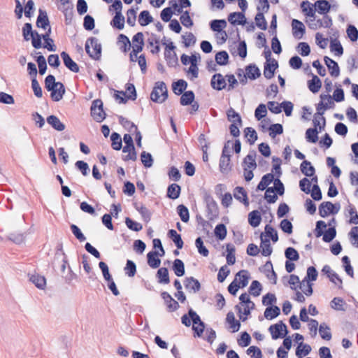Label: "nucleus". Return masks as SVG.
Instances as JSON below:
<instances>
[{
	"label": "nucleus",
	"mask_w": 358,
	"mask_h": 358,
	"mask_svg": "<svg viewBox=\"0 0 358 358\" xmlns=\"http://www.w3.org/2000/svg\"><path fill=\"white\" fill-rule=\"evenodd\" d=\"M274 180V176L272 173H267L263 176L261 181L257 187V190H264L268 185H270Z\"/></svg>",
	"instance_id": "nucleus-33"
},
{
	"label": "nucleus",
	"mask_w": 358,
	"mask_h": 358,
	"mask_svg": "<svg viewBox=\"0 0 358 358\" xmlns=\"http://www.w3.org/2000/svg\"><path fill=\"white\" fill-rule=\"evenodd\" d=\"M262 289L261 283L257 280H253L250 286L249 293L254 296H258L260 295Z\"/></svg>",
	"instance_id": "nucleus-52"
},
{
	"label": "nucleus",
	"mask_w": 358,
	"mask_h": 358,
	"mask_svg": "<svg viewBox=\"0 0 358 358\" xmlns=\"http://www.w3.org/2000/svg\"><path fill=\"white\" fill-rule=\"evenodd\" d=\"M161 296L166 304L169 312H173L180 307L178 301L173 299L167 292H162Z\"/></svg>",
	"instance_id": "nucleus-12"
},
{
	"label": "nucleus",
	"mask_w": 358,
	"mask_h": 358,
	"mask_svg": "<svg viewBox=\"0 0 358 358\" xmlns=\"http://www.w3.org/2000/svg\"><path fill=\"white\" fill-rule=\"evenodd\" d=\"M228 21L234 25H244L246 23V18L243 12H234L229 15Z\"/></svg>",
	"instance_id": "nucleus-14"
},
{
	"label": "nucleus",
	"mask_w": 358,
	"mask_h": 358,
	"mask_svg": "<svg viewBox=\"0 0 358 358\" xmlns=\"http://www.w3.org/2000/svg\"><path fill=\"white\" fill-rule=\"evenodd\" d=\"M159 255L157 251L149 252L147 255L148 264L152 268H157L160 266L161 260L157 257Z\"/></svg>",
	"instance_id": "nucleus-23"
},
{
	"label": "nucleus",
	"mask_w": 358,
	"mask_h": 358,
	"mask_svg": "<svg viewBox=\"0 0 358 358\" xmlns=\"http://www.w3.org/2000/svg\"><path fill=\"white\" fill-rule=\"evenodd\" d=\"M47 122L55 130L62 131L66 128L65 124L55 115H51L47 117Z\"/></svg>",
	"instance_id": "nucleus-22"
},
{
	"label": "nucleus",
	"mask_w": 358,
	"mask_h": 358,
	"mask_svg": "<svg viewBox=\"0 0 358 358\" xmlns=\"http://www.w3.org/2000/svg\"><path fill=\"white\" fill-rule=\"evenodd\" d=\"M124 272L129 277H134L136 273V264L133 261L128 259L124 267Z\"/></svg>",
	"instance_id": "nucleus-61"
},
{
	"label": "nucleus",
	"mask_w": 358,
	"mask_h": 358,
	"mask_svg": "<svg viewBox=\"0 0 358 358\" xmlns=\"http://www.w3.org/2000/svg\"><path fill=\"white\" fill-rule=\"evenodd\" d=\"M29 280L35 286L40 289H44L46 287V279L43 275H41L38 273L29 274Z\"/></svg>",
	"instance_id": "nucleus-15"
},
{
	"label": "nucleus",
	"mask_w": 358,
	"mask_h": 358,
	"mask_svg": "<svg viewBox=\"0 0 358 358\" xmlns=\"http://www.w3.org/2000/svg\"><path fill=\"white\" fill-rule=\"evenodd\" d=\"M292 35L296 39H301L306 33V27L302 22L296 19L292 21Z\"/></svg>",
	"instance_id": "nucleus-8"
},
{
	"label": "nucleus",
	"mask_w": 358,
	"mask_h": 358,
	"mask_svg": "<svg viewBox=\"0 0 358 358\" xmlns=\"http://www.w3.org/2000/svg\"><path fill=\"white\" fill-rule=\"evenodd\" d=\"M59 83V82H56L53 75H48L45 78V87L48 92H50L54 88L57 87Z\"/></svg>",
	"instance_id": "nucleus-55"
},
{
	"label": "nucleus",
	"mask_w": 358,
	"mask_h": 358,
	"mask_svg": "<svg viewBox=\"0 0 358 358\" xmlns=\"http://www.w3.org/2000/svg\"><path fill=\"white\" fill-rule=\"evenodd\" d=\"M339 203H332L330 201H324L319 206V214L322 217H326L329 214H337L340 210Z\"/></svg>",
	"instance_id": "nucleus-6"
},
{
	"label": "nucleus",
	"mask_w": 358,
	"mask_h": 358,
	"mask_svg": "<svg viewBox=\"0 0 358 358\" xmlns=\"http://www.w3.org/2000/svg\"><path fill=\"white\" fill-rule=\"evenodd\" d=\"M278 67V62L273 59L271 63L265 62L264 66V76L266 79H271L274 76L275 71Z\"/></svg>",
	"instance_id": "nucleus-13"
},
{
	"label": "nucleus",
	"mask_w": 358,
	"mask_h": 358,
	"mask_svg": "<svg viewBox=\"0 0 358 358\" xmlns=\"http://www.w3.org/2000/svg\"><path fill=\"white\" fill-rule=\"evenodd\" d=\"M187 87V82L182 79L173 82L172 84L173 91L176 95H180L185 92Z\"/></svg>",
	"instance_id": "nucleus-30"
},
{
	"label": "nucleus",
	"mask_w": 358,
	"mask_h": 358,
	"mask_svg": "<svg viewBox=\"0 0 358 358\" xmlns=\"http://www.w3.org/2000/svg\"><path fill=\"white\" fill-rule=\"evenodd\" d=\"M302 11L310 17H315V10L313 8V5L308 1H303L301 3Z\"/></svg>",
	"instance_id": "nucleus-39"
},
{
	"label": "nucleus",
	"mask_w": 358,
	"mask_h": 358,
	"mask_svg": "<svg viewBox=\"0 0 358 358\" xmlns=\"http://www.w3.org/2000/svg\"><path fill=\"white\" fill-rule=\"evenodd\" d=\"M324 61L329 70L331 76L338 77L340 74V69L338 63L327 56L324 57Z\"/></svg>",
	"instance_id": "nucleus-17"
},
{
	"label": "nucleus",
	"mask_w": 358,
	"mask_h": 358,
	"mask_svg": "<svg viewBox=\"0 0 358 358\" xmlns=\"http://www.w3.org/2000/svg\"><path fill=\"white\" fill-rule=\"evenodd\" d=\"M136 209L141 214L143 220L145 222H150L151 220L152 213L148 208H147L145 206L141 205V206L136 207Z\"/></svg>",
	"instance_id": "nucleus-59"
},
{
	"label": "nucleus",
	"mask_w": 358,
	"mask_h": 358,
	"mask_svg": "<svg viewBox=\"0 0 358 358\" xmlns=\"http://www.w3.org/2000/svg\"><path fill=\"white\" fill-rule=\"evenodd\" d=\"M141 160L145 168H150L153 164V158L152 155L145 151H143L141 152Z\"/></svg>",
	"instance_id": "nucleus-53"
},
{
	"label": "nucleus",
	"mask_w": 358,
	"mask_h": 358,
	"mask_svg": "<svg viewBox=\"0 0 358 358\" xmlns=\"http://www.w3.org/2000/svg\"><path fill=\"white\" fill-rule=\"evenodd\" d=\"M51 33V27H49L46 33L43 35H41V37L45 42L44 45L45 48H47L49 51H55V45L53 44V41L50 38V34Z\"/></svg>",
	"instance_id": "nucleus-49"
},
{
	"label": "nucleus",
	"mask_w": 358,
	"mask_h": 358,
	"mask_svg": "<svg viewBox=\"0 0 358 358\" xmlns=\"http://www.w3.org/2000/svg\"><path fill=\"white\" fill-rule=\"evenodd\" d=\"M236 279L238 278L240 282L239 284L241 288L246 287L248 284L250 275L248 271L246 270H241L238 271L236 275Z\"/></svg>",
	"instance_id": "nucleus-42"
},
{
	"label": "nucleus",
	"mask_w": 358,
	"mask_h": 358,
	"mask_svg": "<svg viewBox=\"0 0 358 358\" xmlns=\"http://www.w3.org/2000/svg\"><path fill=\"white\" fill-rule=\"evenodd\" d=\"M220 171L223 174H227L231 169L230 165V157L221 156L220 159Z\"/></svg>",
	"instance_id": "nucleus-37"
},
{
	"label": "nucleus",
	"mask_w": 358,
	"mask_h": 358,
	"mask_svg": "<svg viewBox=\"0 0 358 358\" xmlns=\"http://www.w3.org/2000/svg\"><path fill=\"white\" fill-rule=\"evenodd\" d=\"M255 21L257 27L260 29L266 30L267 29V22L262 12L256 14Z\"/></svg>",
	"instance_id": "nucleus-51"
},
{
	"label": "nucleus",
	"mask_w": 358,
	"mask_h": 358,
	"mask_svg": "<svg viewBox=\"0 0 358 358\" xmlns=\"http://www.w3.org/2000/svg\"><path fill=\"white\" fill-rule=\"evenodd\" d=\"M164 58L167 62V64L170 67H174L178 64V60L176 52L165 50Z\"/></svg>",
	"instance_id": "nucleus-40"
},
{
	"label": "nucleus",
	"mask_w": 358,
	"mask_h": 358,
	"mask_svg": "<svg viewBox=\"0 0 358 358\" xmlns=\"http://www.w3.org/2000/svg\"><path fill=\"white\" fill-rule=\"evenodd\" d=\"M168 236L173 241L178 249H182L184 243L180 234H178L174 229H170L168 231Z\"/></svg>",
	"instance_id": "nucleus-28"
},
{
	"label": "nucleus",
	"mask_w": 358,
	"mask_h": 358,
	"mask_svg": "<svg viewBox=\"0 0 358 358\" xmlns=\"http://www.w3.org/2000/svg\"><path fill=\"white\" fill-rule=\"evenodd\" d=\"M111 146L115 150H120L122 147V138L117 132H113L110 136Z\"/></svg>",
	"instance_id": "nucleus-45"
},
{
	"label": "nucleus",
	"mask_w": 358,
	"mask_h": 358,
	"mask_svg": "<svg viewBox=\"0 0 358 358\" xmlns=\"http://www.w3.org/2000/svg\"><path fill=\"white\" fill-rule=\"evenodd\" d=\"M234 196L236 199L244 203L245 206L249 205L247 192L242 187H236L234 190Z\"/></svg>",
	"instance_id": "nucleus-19"
},
{
	"label": "nucleus",
	"mask_w": 358,
	"mask_h": 358,
	"mask_svg": "<svg viewBox=\"0 0 358 358\" xmlns=\"http://www.w3.org/2000/svg\"><path fill=\"white\" fill-rule=\"evenodd\" d=\"M125 224L130 230L134 231H139L143 229V226L141 223L137 222L129 217L125 218Z\"/></svg>",
	"instance_id": "nucleus-64"
},
{
	"label": "nucleus",
	"mask_w": 358,
	"mask_h": 358,
	"mask_svg": "<svg viewBox=\"0 0 358 358\" xmlns=\"http://www.w3.org/2000/svg\"><path fill=\"white\" fill-rule=\"evenodd\" d=\"M264 199L269 203H273L278 199L277 194H275L274 187H268L264 194Z\"/></svg>",
	"instance_id": "nucleus-63"
},
{
	"label": "nucleus",
	"mask_w": 358,
	"mask_h": 358,
	"mask_svg": "<svg viewBox=\"0 0 358 358\" xmlns=\"http://www.w3.org/2000/svg\"><path fill=\"white\" fill-rule=\"evenodd\" d=\"M177 212L183 222H187L189 220V213L188 208L180 204L177 207Z\"/></svg>",
	"instance_id": "nucleus-50"
},
{
	"label": "nucleus",
	"mask_w": 358,
	"mask_h": 358,
	"mask_svg": "<svg viewBox=\"0 0 358 358\" xmlns=\"http://www.w3.org/2000/svg\"><path fill=\"white\" fill-rule=\"evenodd\" d=\"M227 119L229 121L233 122H238L241 125V117L240 115L235 111L233 108H230L227 111Z\"/></svg>",
	"instance_id": "nucleus-57"
},
{
	"label": "nucleus",
	"mask_w": 358,
	"mask_h": 358,
	"mask_svg": "<svg viewBox=\"0 0 358 358\" xmlns=\"http://www.w3.org/2000/svg\"><path fill=\"white\" fill-rule=\"evenodd\" d=\"M90 110L91 115L96 122H101L106 118V113L103 109V102L101 99L94 100Z\"/></svg>",
	"instance_id": "nucleus-4"
},
{
	"label": "nucleus",
	"mask_w": 358,
	"mask_h": 358,
	"mask_svg": "<svg viewBox=\"0 0 358 358\" xmlns=\"http://www.w3.org/2000/svg\"><path fill=\"white\" fill-rule=\"evenodd\" d=\"M345 301L341 297H335L331 301V307L336 310H345Z\"/></svg>",
	"instance_id": "nucleus-62"
},
{
	"label": "nucleus",
	"mask_w": 358,
	"mask_h": 358,
	"mask_svg": "<svg viewBox=\"0 0 358 358\" xmlns=\"http://www.w3.org/2000/svg\"><path fill=\"white\" fill-rule=\"evenodd\" d=\"M315 6L317 8L316 10L322 15L327 14L331 8V5L327 0H317L315 3Z\"/></svg>",
	"instance_id": "nucleus-21"
},
{
	"label": "nucleus",
	"mask_w": 358,
	"mask_h": 358,
	"mask_svg": "<svg viewBox=\"0 0 358 358\" xmlns=\"http://www.w3.org/2000/svg\"><path fill=\"white\" fill-rule=\"evenodd\" d=\"M204 199L206 203L207 217L209 220H212L218 215L217 204L209 194H206Z\"/></svg>",
	"instance_id": "nucleus-7"
},
{
	"label": "nucleus",
	"mask_w": 358,
	"mask_h": 358,
	"mask_svg": "<svg viewBox=\"0 0 358 358\" xmlns=\"http://www.w3.org/2000/svg\"><path fill=\"white\" fill-rule=\"evenodd\" d=\"M124 22L125 19L122 13L117 12L110 22V24L112 27L121 30L124 28Z\"/></svg>",
	"instance_id": "nucleus-26"
},
{
	"label": "nucleus",
	"mask_w": 358,
	"mask_h": 358,
	"mask_svg": "<svg viewBox=\"0 0 358 358\" xmlns=\"http://www.w3.org/2000/svg\"><path fill=\"white\" fill-rule=\"evenodd\" d=\"M172 268L178 277H181L185 273V264L181 259H176L173 261Z\"/></svg>",
	"instance_id": "nucleus-32"
},
{
	"label": "nucleus",
	"mask_w": 358,
	"mask_h": 358,
	"mask_svg": "<svg viewBox=\"0 0 358 358\" xmlns=\"http://www.w3.org/2000/svg\"><path fill=\"white\" fill-rule=\"evenodd\" d=\"M85 51L94 60H99L101 56V45L95 37L87 38L85 43Z\"/></svg>",
	"instance_id": "nucleus-3"
},
{
	"label": "nucleus",
	"mask_w": 358,
	"mask_h": 358,
	"mask_svg": "<svg viewBox=\"0 0 358 358\" xmlns=\"http://www.w3.org/2000/svg\"><path fill=\"white\" fill-rule=\"evenodd\" d=\"M184 285L185 289L189 292L196 293L201 289V284L199 281L194 277H187L184 280Z\"/></svg>",
	"instance_id": "nucleus-10"
},
{
	"label": "nucleus",
	"mask_w": 358,
	"mask_h": 358,
	"mask_svg": "<svg viewBox=\"0 0 358 358\" xmlns=\"http://www.w3.org/2000/svg\"><path fill=\"white\" fill-rule=\"evenodd\" d=\"M215 236L219 239L222 241L227 236V228L224 224H217L214 230Z\"/></svg>",
	"instance_id": "nucleus-60"
},
{
	"label": "nucleus",
	"mask_w": 358,
	"mask_h": 358,
	"mask_svg": "<svg viewBox=\"0 0 358 358\" xmlns=\"http://www.w3.org/2000/svg\"><path fill=\"white\" fill-rule=\"evenodd\" d=\"M318 131L316 128H309L306 131V138L308 142L316 143L318 140Z\"/></svg>",
	"instance_id": "nucleus-56"
},
{
	"label": "nucleus",
	"mask_w": 358,
	"mask_h": 358,
	"mask_svg": "<svg viewBox=\"0 0 358 358\" xmlns=\"http://www.w3.org/2000/svg\"><path fill=\"white\" fill-rule=\"evenodd\" d=\"M57 87L50 91V97L54 101H59L66 92L65 87L62 83H59Z\"/></svg>",
	"instance_id": "nucleus-18"
},
{
	"label": "nucleus",
	"mask_w": 358,
	"mask_h": 358,
	"mask_svg": "<svg viewBox=\"0 0 358 358\" xmlns=\"http://www.w3.org/2000/svg\"><path fill=\"white\" fill-rule=\"evenodd\" d=\"M261 221V215L258 210H252L248 214V222L252 227H258L260 224Z\"/></svg>",
	"instance_id": "nucleus-29"
},
{
	"label": "nucleus",
	"mask_w": 358,
	"mask_h": 358,
	"mask_svg": "<svg viewBox=\"0 0 358 358\" xmlns=\"http://www.w3.org/2000/svg\"><path fill=\"white\" fill-rule=\"evenodd\" d=\"M280 314V309L277 306H268L264 311V317L267 320H272Z\"/></svg>",
	"instance_id": "nucleus-36"
},
{
	"label": "nucleus",
	"mask_w": 358,
	"mask_h": 358,
	"mask_svg": "<svg viewBox=\"0 0 358 358\" xmlns=\"http://www.w3.org/2000/svg\"><path fill=\"white\" fill-rule=\"evenodd\" d=\"M311 351V348L308 344H303V343H299V346L296 349V355L299 358H302L308 355Z\"/></svg>",
	"instance_id": "nucleus-46"
},
{
	"label": "nucleus",
	"mask_w": 358,
	"mask_h": 358,
	"mask_svg": "<svg viewBox=\"0 0 358 358\" xmlns=\"http://www.w3.org/2000/svg\"><path fill=\"white\" fill-rule=\"evenodd\" d=\"M168 97V90L163 81L155 83V87L150 94V99L155 103H162Z\"/></svg>",
	"instance_id": "nucleus-2"
},
{
	"label": "nucleus",
	"mask_w": 358,
	"mask_h": 358,
	"mask_svg": "<svg viewBox=\"0 0 358 358\" xmlns=\"http://www.w3.org/2000/svg\"><path fill=\"white\" fill-rule=\"evenodd\" d=\"M210 85L214 90L220 91L226 87L227 83L221 73H216L212 76Z\"/></svg>",
	"instance_id": "nucleus-11"
},
{
	"label": "nucleus",
	"mask_w": 358,
	"mask_h": 358,
	"mask_svg": "<svg viewBox=\"0 0 358 358\" xmlns=\"http://www.w3.org/2000/svg\"><path fill=\"white\" fill-rule=\"evenodd\" d=\"M255 156L256 152H252L249 153L243 159V164H245V167L255 169L257 167V164L255 162Z\"/></svg>",
	"instance_id": "nucleus-47"
},
{
	"label": "nucleus",
	"mask_w": 358,
	"mask_h": 358,
	"mask_svg": "<svg viewBox=\"0 0 358 358\" xmlns=\"http://www.w3.org/2000/svg\"><path fill=\"white\" fill-rule=\"evenodd\" d=\"M157 278H158L159 283L169 284L170 279L168 268L166 267L159 268L157 272Z\"/></svg>",
	"instance_id": "nucleus-27"
},
{
	"label": "nucleus",
	"mask_w": 358,
	"mask_h": 358,
	"mask_svg": "<svg viewBox=\"0 0 358 358\" xmlns=\"http://www.w3.org/2000/svg\"><path fill=\"white\" fill-rule=\"evenodd\" d=\"M181 94L180 103L182 106L190 105L194 100V93L191 90L185 91Z\"/></svg>",
	"instance_id": "nucleus-38"
},
{
	"label": "nucleus",
	"mask_w": 358,
	"mask_h": 358,
	"mask_svg": "<svg viewBox=\"0 0 358 358\" xmlns=\"http://www.w3.org/2000/svg\"><path fill=\"white\" fill-rule=\"evenodd\" d=\"M301 171L306 176L311 177L315 174V170L313 166L311 165L310 162L307 160H304L300 166Z\"/></svg>",
	"instance_id": "nucleus-31"
},
{
	"label": "nucleus",
	"mask_w": 358,
	"mask_h": 358,
	"mask_svg": "<svg viewBox=\"0 0 358 358\" xmlns=\"http://www.w3.org/2000/svg\"><path fill=\"white\" fill-rule=\"evenodd\" d=\"M38 15L36 20V26L43 29H47L50 27V21L45 10L39 9Z\"/></svg>",
	"instance_id": "nucleus-16"
},
{
	"label": "nucleus",
	"mask_w": 358,
	"mask_h": 358,
	"mask_svg": "<svg viewBox=\"0 0 358 358\" xmlns=\"http://www.w3.org/2000/svg\"><path fill=\"white\" fill-rule=\"evenodd\" d=\"M322 87V82L320 79L312 73V79L308 81V87L310 92L315 94L319 92Z\"/></svg>",
	"instance_id": "nucleus-24"
},
{
	"label": "nucleus",
	"mask_w": 358,
	"mask_h": 358,
	"mask_svg": "<svg viewBox=\"0 0 358 358\" xmlns=\"http://www.w3.org/2000/svg\"><path fill=\"white\" fill-rule=\"evenodd\" d=\"M268 331L273 340L285 338L288 333L287 326L282 321H279L278 323L271 325Z\"/></svg>",
	"instance_id": "nucleus-5"
},
{
	"label": "nucleus",
	"mask_w": 358,
	"mask_h": 358,
	"mask_svg": "<svg viewBox=\"0 0 358 358\" xmlns=\"http://www.w3.org/2000/svg\"><path fill=\"white\" fill-rule=\"evenodd\" d=\"M153 21V17L148 10H143L138 16V22L141 26H146Z\"/></svg>",
	"instance_id": "nucleus-41"
},
{
	"label": "nucleus",
	"mask_w": 358,
	"mask_h": 358,
	"mask_svg": "<svg viewBox=\"0 0 358 358\" xmlns=\"http://www.w3.org/2000/svg\"><path fill=\"white\" fill-rule=\"evenodd\" d=\"M227 322L230 324V328L232 329V332H236L241 327V322L236 320L233 312H229L226 317Z\"/></svg>",
	"instance_id": "nucleus-35"
},
{
	"label": "nucleus",
	"mask_w": 358,
	"mask_h": 358,
	"mask_svg": "<svg viewBox=\"0 0 358 358\" xmlns=\"http://www.w3.org/2000/svg\"><path fill=\"white\" fill-rule=\"evenodd\" d=\"M319 333L322 339L329 341L331 339V333L329 327L325 324L322 323L320 325Z\"/></svg>",
	"instance_id": "nucleus-44"
},
{
	"label": "nucleus",
	"mask_w": 358,
	"mask_h": 358,
	"mask_svg": "<svg viewBox=\"0 0 358 358\" xmlns=\"http://www.w3.org/2000/svg\"><path fill=\"white\" fill-rule=\"evenodd\" d=\"M261 245L262 248L261 253L263 256L268 257L272 253L273 249L270 243V241L268 238L263 239V233L261 234Z\"/></svg>",
	"instance_id": "nucleus-25"
},
{
	"label": "nucleus",
	"mask_w": 358,
	"mask_h": 358,
	"mask_svg": "<svg viewBox=\"0 0 358 358\" xmlns=\"http://www.w3.org/2000/svg\"><path fill=\"white\" fill-rule=\"evenodd\" d=\"M285 256L288 261H298L299 259V252L292 247H289L285 249Z\"/></svg>",
	"instance_id": "nucleus-54"
},
{
	"label": "nucleus",
	"mask_w": 358,
	"mask_h": 358,
	"mask_svg": "<svg viewBox=\"0 0 358 358\" xmlns=\"http://www.w3.org/2000/svg\"><path fill=\"white\" fill-rule=\"evenodd\" d=\"M61 6L59 9L61 10L64 13H69L70 20L73 17V4L70 0H60Z\"/></svg>",
	"instance_id": "nucleus-48"
},
{
	"label": "nucleus",
	"mask_w": 358,
	"mask_h": 358,
	"mask_svg": "<svg viewBox=\"0 0 358 358\" xmlns=\"http://www.w3.org/2000/svg\"><path fill=\"white\" fill-rule=\"evenodd\" d=\"M180 186L178 184L173 183L167 188V196L171 199H176L180 196Z\"/></svg>",
	"instance_id": "nucleus-34"
},
{
	"label": "nucleus",
	"mask_w": 358,
	"mask_h": 358,
	"mask_svg": "<svg viewBox=\"0 0 358 358\" xmlns=\"http://www.w3.org/2000/svg\"><path fill=\"white\" fill-rule=\"evenodd\" d=\"M215 61L217 64L224 66L226 65L229 62V55L228 53L223 50L218 52L215 55Z\"/></svg>",
	"instance_id": "nucleus-58"
},
{
	"label": "nucleus",
	"mask_w": 358,
	"mask_h": 358,
	"mask_svg": "<svg viewBox=\"0 0 358 358\" xmlns=\"http://www.w3.org/2000/svg\"><path fill=\"white\" fill-rule=\"evenodd\" d=\"M61 57L63 59L64 64L67 69L73 73L79 72V66L71 59L67 52L64 51L62 52Z\"/></svg>",
	"instance_id": "nucleus-9"
},
{
	"label": "nucleus",
	"mask_w": 358,
	"mask_h": 358,
	"mask_svg": "<svg viewBox=\"0 0 358 358\" xmlns=\"http://www.w3.org/2000/svg\"><path fill=\"white\" fill-rule=\"evenodd\" d=\"M227 26L225 20H213L210 22V29L213 31L222 32L223 29Z\"/></svg>",
	"instance_id": "nucleus-43"
},
{
	"label": "nucleus",
	"mask_w": 358,
	"mask_h": 358,
	"mask_svg": "<svg viewBox=\"0 0 358 358\" xmlns=\"http://www.w3.org/2000/svg\"><path fill=\"white\" fill-rule=\"evenodd\" d=\"M245 73L250 80H255L261 76V72L257 66L255 64H250L245 66Z\"/></svg>",
	"instance_id": "nucleus-20"
},
{
	"label": "nucleus",
	"mask_w": 358,
	"mask_h": 358,
	"mask_svg": "<svg viewBox=\"0 0 358 358\" xmlns=\"http://www.w3.org/2000/svg\"><path fill=\"white\" fill-rule=\"evenodd\" d=\"M182 323L189 327L192 322V330L194 337H201L205 330V323L201 321L200 316L192 308L188 310L187 314H185L181 317Z\"/></svg>",
	"instance_id": "nucleus-1"
}]
</instances>
